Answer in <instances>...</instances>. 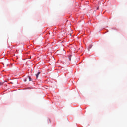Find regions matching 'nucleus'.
I'll return each mask as SVG.
<instances>
[{
  "mask_svg": "<svg viewBox=\"0 0 127 127\" xmlns=\"http://www.w3.org/2000/svg\"><path fill=\"white\" fill-rule=\"evenodd\" d=\"M40 72H38L37 74H36V78L37 79L38 78V76L40 75Z\"/></svg>",
  "mask_w": 127,
  "mask_h": 127,
  "instance_id": "nucleus-1",
  "label": "nucleus"
},
{
  "mask_svg": "<svg viewBox=\"0 0 127 127\" xmlns=\"http://www.w3.org/2000/svg\"><path fill=\"white\" fill-rule=\"evenodd\" d=\"M92 46H93V45H89V49H91V48H92Z\"/></svg>",
  "mask_w": 127,
  "mask_h": 127,
  "instance_id": "nucleus-2",
  "label": "nucleus"
},
{
  "mask_svg": "<svg viewBox=\"0 0 127 127\" xmlns=\"http://www.w3.org/2000/svg\"><path fill=\"white\" fill-rule=\"evenodd\" d=\"M71 57H72V56H70L69 57V60L71 61Z\"/></svg>",
  "mask_w": 127,
  "mask_h": 127,
  "instance_id": "nucleus-3",
  "label": "nucleus"
},
{
  "mask_svg": "<svg viewBox=\"0 0 127 127\" xmlns=\"http://www.w3.org/2000/svg\"><path fill=\"white\" fill-rule=\"evenodd\" d=\"M29 81H31V78L30 77H29Z\"/></svg>",
  "mask_w": 127,
  "mask_h": 127,
  "instance_id": "nucleus-4",
  "label": "nucleus"
},
{
  "mask_svg": "<svg viewBox=\"0 0 127 127\" xmlns=\"http://www.w3.org/2000/svg\"><path fill=\"white\" fill-rule=\"evenodd\" d=\"M97 10H99V7H97Z\"/></svg>",
  "mask_w": 127,
  "mask_h": 127,
  "instance_id": "nucleus-5",
  "label": "nucleus"
}]
</instances>
